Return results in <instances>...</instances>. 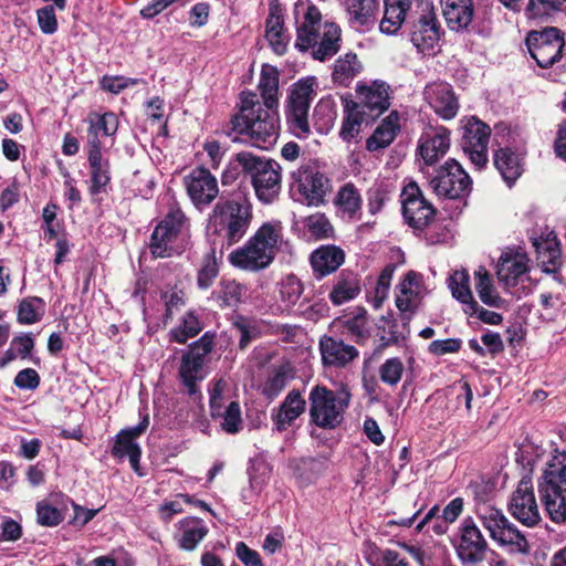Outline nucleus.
I'll return each mask as SVG.
<instances>
[{
	"label": "nucleus",
	"mask_w": 566,
	"mask_h": 566,
	"mask_svg": "<svg viewBox=\"0 0 566 566\" xmlns=\"http://www.w3.org/2000/svg\"><path fill=\"white\" fill-rule=\"evenodd\" d=\"M279 78L277 69L264 64L258 85L262 102L254 92L240 93L237 112L224 127L233 142L244 140L263 149L275 144L280 133Z\"/></svg>",
	"instance_id": "nucleus-1"
},
{
	"label": "nucleus",
	"mask_w": 566,
	"mask_h": 566,
	"mask_svg": "<svg viewBox=\"0 0 566 566\" xmlns=\"http://www.w3.org/2000/svg\"><path fill=\"white\" fill-rule=\"evenodd\" d=\"M253 220V206L247 187L223 191L209 214L207 233L231 247L247 234ZM217 241V239H214Z\"/></svg>",
	"instance_id": "nucleus-2"
},
{
	"label": "nucleus",
	"mask_w": 566,
	"mask_h": 566,
	"mask_svg": "<svg viewBox=\"0 0 566 566\" xmlns=\"http://www.w3.org/2000/svg\"><path fill=\"white\" fill-rule=\"evenodd\" d=\"M283 239L281 221L264 222L242 248L233 251L232 265L248 271L268 268L274 260Z\"/></svg>",
	"instance_id": "nucleus-3"
},
{
	"label": "nucleus",
	"mask_w": 566,
	"mask_h": 566,
	"mask_svg": "<svg viewBox=\"0 0 566 566\" xmlns=\"http://www.w3.org/2000/svg\"><path fill=\"white\" fill-rule=\"evenodd\" d=\"M190 237V221L176 200L167 206V212L154 228L149 250L155 259H166L179 254Z\"/></svg>",
	"instance_id": "nucleus-4"
},
{
	"label": "nucleus",
	"mask_w": 566,
	"mask_h": 566,
	"mask_svg": "<svg viewBox=\"0 0 566 566\" xmlns=\"http://www.w3.org/2000/svg\"><path fill=\"white\" fill-rule=\"evenodd\" d=\"M349 399L348 391L337 395L325 386H315L308 397L311 422L322 429L337 428L344 420Z\"/></svg>",
	"instance_id": "nucleus-5"
},
{
	"label": "nucleus",
	"mask_w": 566,
	"mask_h": 566,
	"mask_svg": "<svg viewBox=\"0 0 566 566\" xmlns=\"http://www.w3.org/2000/svg\"><path fill=\"white\" fill-rule=\"evenodd\" d=\"M241 163L259 201L269 205L279 198L282 188V167L276 160L255 155Z\"/></svg>",
	"instance_id": "nucleus-6"
},
{
	"label": "nucleus",
	"mask_w": 566,
	"mask_h": 566,
	"mask_svg": "<svg viewBox=\"0 0 566 566\" xmlns=\"http://www.w3.org/2000/svg\"><path fill=\"white\" fill-rule=\"evenodd\" d=\"M429 186L438 197L457 200L470 195L472 179L459 161L449 158L429 176Z\"/></svg>",
	"instance_id": "nucleus-7"
},
{
	"label": "nucleus",
	"mask_w": 566,
	"mask_h": 566,
	"mask_svg": "<svg viewBox=\"0 0 566 566\" xmlns=\"http://www.w3.org/2000/svg\"><path fill=\"white\" fill-rule=\"evenodd\" d=\"M314 95L312 81L300 80L293 85L287 96L286 124L290 132L298 139H307L312 134L308 111Z\"/></svg>",
	"instance_id": "nucleus-8"
},
{
	"label": "nucleus",
	"mask_w": 566,
	"mask_h": 566,
	"mask_svg": "<svg viewBox=\"0 0 566 566\" xmlns=\"http://www.w3.org/2000/svg\"><path fill=\"white\" fill-rule=\"evenodd\" d=\"M531 56L542 69L553 66L560 61L565 46L564 33L555 27L541 31H531L525 39Z\"/></svg>",
	"instance_id": "nucleus-9"
},
{
	"label": "nucleus",
	"mask_w": 566,
	"mask_h": 566,
	"mask_svg": "<svg viewBox=\"0 0 566 566\" xmlns=\"http://www.w3.org/2000/svg\"><path fill=\"white\" fill-rule=\"evenodd\" d=\"M356 96L358 101L347 98L350 107L363 112L370 122L379 118L390 107V86L380 80H375L370 84L358 82Z\"/></svg>",
	"instance_id": "nucleus-10"
},
{
	"label": "nucleus",
	"mask_w": 566,
	"mask_h": 566,
	"mask_svg": "<svg viewBox=\"0 0 566 566\" xmlns=\"http://www.w3.org/2000/svg\"><path fill=\"white\" fill-rule=\"evenodd\" d=\"M401 203L403 219L415 231H424L437 214V209L424 198L415 181L403 187Z\"/></svg>",
	"instance_id": "nucleus-11"
},
{
	"label": "nucleus",
	"mask_w": 566,
	"mask_h": 566,
	"mask_svg": "<svg viewBox=\"0 0 566 566\" xmlns=\"http://www.w3.org/2000/svg\"><path fill=\"white\" fill-rule=\"evenodd\" d=\"M490 137V126L476 116L469 118L463 126L461 147L478 170L484 169L489 164Z\"/></svg>",
	"instance_id": "nucleus-12"
},
{
	"label": "nucleus",
	"mask_w": 566,
	"mask_h": 566,
	"mask_svg": "<svg viewBox=\"0 0 566 566\" xmlns=\"http://www.w3.org/2000/svg\"><path fill=\"white\" fill-rule=\"evenodd\" d=\"M490 536L501 546H510L513 551L527 552V541L514 523L497 509L488 507L480 516Z\"/></svg>",
	"instance_id": "nucleus-13"
},
{
	"label": "nucleus",
	"mask_w": 566,
	"mask_h": 566,
	"mask_svg": "<svg viewBox=\"0 0 566 566\" xmlns=\"http://www.w3.org/2000/svg\"><path fill=\"white\" fill-rule=\"evenodd\" d=\"M292 178L298 195L297 201L308 207L324 205L331 184L317 168L310 165L301 166L292 174Z\"/></svg>",
	"instance_id": "nucleus-14"
},
{
	"label": "nucleus",
	"mask_w": 566,
	"mask_h": 566,
	"mask_svg": "<svg viewBox=\"0 0 566 566\" xmlns=\"http://www.w3.org/2000/svg\"><path fill=\"white\" fill-rule=\"evenodd\" d=\"M509 512L521 524L534 527L542 522V515L534 494L533 483L524 476L512 493L509 502Z\"/></svg>",
	"instance_id": "nucleus-15"
},
{
	"label": "nucleus",
	"mask_w": 566,
	"mask_h": 566,
	"mask_svg": "<svg viewBox=\"0 0 566 566\" xmlns=\"http://www.w3.org/2000/svg\"><path fill=\"white\" fill-rule=\"evenodd\" d=\"M184 181L189 198L198 209L209 206L219 195L217 178L205 167L195 168Z\"/></svg>",
	"instance_id": "nucleus-16"
},
{
	"label": "nucleus",
	"mask_w": 566,
	"mask_h": 566,
	"mask_svg": "<svg viewBox=\"0 0 566 566\" xmlns=\"http://www.w3.org/2000/svg\"><path fill=\"white\" fill-rule=\"evenodd\" d=\"M488 543L471 517L463 520L461 538L457 547L459 558L467 564H476L484 559Z\"/></svg>",
	"instance_id": "nucleus-17"
},
{
	"label": "nucleus",
	"mask_w": 566,
	"mask_h": 566,
	"mask_svg": "<svg viewBox=\"0 0 566 566\" xmlns=\"http://www.w3.org/2000/svg\"><path fill=\"white\" fill-rule=\"evenodd\" d=\"M421 274L409 271L397 285L396 306L401 312L403 327H407L411 316L417 312Z\"/></svg>",
	"instance_id": "nucleus-18"
},
{
	"label": "nucleus",
	"mask_w": 566,
	"mask_h": 566,
	"mask_svg": "<svg viewBox=\"0 0 566 566\" xmlns=\"http://www.w3.org/2000/svg\"><path fill=\"white\" fill-rule=\"evenodd\" d=\"M148 426L149 416L145 415L137 426L120 430L113 443L112 455L119 460L124 458L140 460L142 449L137 443V439L147 430Z\"/></svg>",
	"instance_id": "nucleus-19"
},
{
	"label": "nucleus",
	"mask_w": 566,
	"mask_h": 566,
	"mask_svg": "<svg viewBox=\"0 0 566 566\" xmlns=\"http://www.w3.org/2000/svg\"><path fill=\"white\" fill-rule=\"evenodd\" d=\"M345 251L335 244H323L310 255L313 276L322 280L335 273L345 262Z\"/></svg>",
	"instance_id": "nucleus-20"
},
{
	"label": "nucleus",
	"mask_w": 566,
	"mask_h": 566,
	"mask_svg": "<svg viewBox=\"0 0 566 566\" xmlns=\"http://www.w3.org/2000/svg\"><path fill=\"white\" fill-rule=\"evenodd\" d=\"M426 95L431 108L439 117L450 120L457 116L460 104L451 84L434 83L427 87Z\"/></svg>",
	"instance_id": "nucleus-21"
},
{
	"label": "nucleus",
	"mask_w": 566,
	"mask_h": 566,
	"mask_svg": "<svg viewBox=\"0 0 566 566\" xmlns=\"http://www.w3.org/2000/svg\"><path fill=\"white\" fill-rule=\"evenodd\" d=\"M536 252L537 264L545 273H557L563 264L560 242L552 231L547 235L531 238Z\"/></svg>",
	"instance_id": "nucleus-22"
},
{
	"label": "nucleus",
	"mask_w": 566,
	"mask_h": 566,
	"mask_svg": "<svg viewBox=\"0 0 566 566\" xmlns=\"http://www.w3.org/2000/svg\"><path fill=\"white\" fill-rule=\"evenodd\" d=\"M265 39L277 55H283L287 50V35L284 28V10L280 0H271L269 15L265 20Z\"/></svg>",
	"instance_id": "nucleus-23"
},
{
	"label": "nucleus",
	"mask_w": 566,
	"mask_h": 566,
	"mask_svg": "<svg viewBox=\"0 0 566 566\" xmlns=\"http://www.w3.org/2000/svg\"><path fill=\"white\" fill-rule=\"evenodd\" d=\"M444 34L440 22L433 11L422 14L418 22L413 25L411 32V42L420 51L432 50L438 43L441 35Z\"/></svg>",
	"instance_id": "nucleus-24"
},
{
	"label": "nucleus",
	"mask_w": 566,
	"mask_h": 566,
	"mask_svg": "<svg viewBox=\"0 0 566 566\" xmlns=\"http://www.w3.org/2000/svg\"><path fill=\"white\" fill-rule=\"evenodd\" d=\"M319 350L325 366L345 367L358 357L355 346L345 344L342 339L323 336L319 340Z\"/></svg>",
	"instance_id": "nucleus-25"
},
{
	"label": "nucleus",
	"mask_w": 566,
	"mask_h": 566,
	"mask_svg": "<svg viewBox=\"0 0 566 566\" xmlns=\"http://www.w3.org/2000/svg\"><path fill=\"white\" fill-rule=\"evenodd\" d=\"M306 401L296 389L291 390L280 407L273 409L272 421L275 429L280 432L287 430L289 427L305 411Z\"/></svg>",
	"instance_id": "nucleus-26"
},
{
	"label": "nucleus",
	"mask_w": 566,
	"mask_h": 566,
	"mask_svg": "<svg viewBox=\"0 0 566 566\" xmlns=\"http://www.w3.org/2000/svg\"><path fill=\"white\" fill-rule=\"evenodd\" d=\"M528 259L524 253H503L497 264V277L505 287H514L528 272Z\"/></svg>",
	"instance_id": "nucleus-27"
},
{
	"label": "nucleus",
	"mask_w": 566,
	"mask_h": 566,
	"mask_svg": "<svg viewBox=\"0 0 566 566\" xmlns=\"http://www.w3.org/2000/svg\"><path fill=\"white\" fill-rule=\"evenodd\" d=\"M361 291L360 276L357 272L345 269L336 276L334 285L328 294L333 305L339 306L356 298Z\"/></svg>",
	"instance_id": "nucleus-28"
},
{
	"label": "nucleus",
	"mask_w": 566,
	"mask_h": 566,
	"mask_svg": "<svg viewBox=\"0 0 566 566\" xmlns=\"http://www.w3.org/2000/svg\"><path fill=\"white\" fill-rule=\"evenodd\" d=\"M442 11L449 30L460 33L468 31L472 23L474 3L473 0H448Z\"/></svg>",
	"instance_id": "nucleus-29"
},
{
	"label": "nucleus",
	"mask_w": 566,
	"mask_h": 566,
	"mask_svg": "<svg viewBox=\"0 0 566 566\" xmlns=\"http://www.w3.org/2000/svg\"><path fill=\"white\" fill-rule=\"evenodd\" d=\"M322 21V13L319 9L311 3L307 6L304 13V21L297 28L295 46L305 52L311 46L317 44V38H319V27Z\"/></svg>",
	"instance_id": "nucleus-30"
},
{
	"label": "nucleus",
	"mask_w": 566,
	"mask_h": 566,
	"mask_svg": "<svg viewBox=\"0 0 566 566\" xmlns=\"http://www.w3.org/2000/svg\"><path fill=\"white\" fill-rule=\"evenodd\" d=\"M493 165L509 187L523 174L522 158L510 147H501L494 151Z\"/></svg>",
	"instance_id": "nucleus-31"
},
{
	"label": "nucleus",
	"mask_w": 566,
	"mask_h": 566,
	"mask_svg": "<svg viewBox=\"0 0 566 566\" xmlns=\"http://www.w3.org/2000/svg\"><path fill=\"white\" fill-rule=\"evenodd\" d=\"M411 4V0H384V15L379 22L380 32L386 35H396L406 21Z\"/></svg>",
	"instance_id": "nucleus-32"
},
{
	"label": "nucleus",
	"mask_w": 566,
	"mask_h": 566,
	"mask_svg": "<svg viewBox=\"0 0 566 566\" xmlns=\"http://www.w3.org/2000/svg\"><path fill=\"white\" fill-rule=\"evenodd\" d=\"M399 129V114L397 111H392L367 138L366 149L377 151L388 147L395 140Z\"/></svg>",
	"instance_id": "nucleus-33"
},
{
	"label": "nucleus",
	"mask_w": 566,
	"mask_h": 566,
	"mask_svg": "<svg viewBox=\"0 0 566 566\" xmlns=\"http://www.w3.org/2000/svg\"><path fill=\"white\" fill-rule=\"evenodd\" d=\"M450 148V130L442 127L433 136L420 142L419 154L426 166H433Z\"/></svg>",
	"instance_id": "nucleus-34"
},
{
	"label": "nucleus",
	"mask_w": 566,
	"mask_h": 566,
	"mask_svg": "<svg viewBox=\"0 0 566 566\" xmlns=\"http://www.w3.org/2000/svg\"><path fill=\"white\" fill-rule=\"evenodd\" d=\"M342 30L335 22L326 21L323 28V35L317 40V44L311 46L312 55L315 60L324 62L334 56L340 49Z\"/></svg>",
	"instance_id": "nucleus-35"
},
{
	"label": "nucleus",
	"mask_w": 566,
	"mask_h": 566,
	"mask_svg": "<svg viewBox=\"0 0 566 566\" xmlns=\"http://www.w3.org/2000/svg\"><path fill=\"white\" fill-rule=\"evenodd\" d=\"M363 71V64L354 52H347L339 55L334 63L332 73L333 83L343 87H348L352 81Z\"/></svg>",
	"instance_id": "nucleus-36"
},
{
	"label": "nucleus",
	"mask_w": 566,
	"mask_h": 566,
	"mask_svg": "<svg viewBox=\"0 0 566 566\" xmlns=\"http://www.w3.org/2000/svg\"><path fill=\"white\" fill-rule=\"evenodd\" d=\"M203 366L205 364L190 359L188 356H181L178 379L190 397L200 395L198 382L205 379Z\"/></svg>",
	"instance_id": "nucleus-37"
},
{
	"label": "nucleus",
	"mask_w": 566,
	"mask_h": 566,
	"mask_svg": "<svg viewBox=\"0 0 566 566\" xmlns=\"http://www.w3.org/2000/svg\"><path fill=\"white\" fill-rule=\"evenodd\" d=\"M179 526L182 533L178 538V545L185 551H193L208 534V527L198 517L184 518Z\"/></svg>",
	"instance_id": "nucleus-38"
},
{
	"label": "nucleus",
	"mask_w": 566,
	"mask_h": 566,
	"mask_svg": "<svg viewBox=\"0 0 566 566\" xmlns=\"http://www.w3.org/2000/svg\"><path fill=\"white\" fill-rule=\"evenodd\" d=\"M343 326L357 345H366L371 337L368 313L365 307H357L355 313L344 321Z\"/></svg>",
	"instance_id": "nucleus-39"
},
{
	"label": "nucleus",
	"mask_w": 566,
	"mask_h": 566,
	"mask_svg": "<svg viewBox=\"0 0 566 566\" xmlns=\"http://www.w3.org/2000/svg\"><path fill=\"white\" fill-rule=\"evenodd\" d=\"M537 491H554L566 493V463L548 462L537 481Z\"/></svg>",
	"instance_id": "nucleus-40"
},
{
	"label": "nucleus",
	"mask_w": 566,
	"mask_h": 566,
	"mask_svg": "<svg viewBox=\"0 0 566 566\" xmlns=\"http://www.w3.org/2000/svg\"><path fill=\"white\" fill-rule=\"evenodd\" d=\"M212 244L210 250L203 255L202 264L197 275V285L201 290H207L213 284V281L219 274V261L222 260L223 256V247H221L218 258L216 240H213Z\"/></svg>",
	"instance_id": "nucleus-41"
},
{
	"label": "nucleus",
	"mask_w": 566,
	"mask_h": 566,
	"mask_svg": "<svg viewBox=\"0 0 566 566\" xmlns=\"http://www.w3.org/2000/svg\"><path fill=\"white\" fill-rule=\"evenodd\" d=\"M538 495L549 520L557 525L566 524V493L538 491Z\"/></svg>",
	"instance_id": "nucleus-42"
},
{
	"label": "nucleus",
	"mask_w": 566,
	"mask_h": 566,
	"mask_svg": "<svg viewBox=\"0 0 566 566\" xmlns=\"http://www.w3.org/2000/svg\"><path fill=\"white\" fill-rule=\"evenodd\" d=\"M474 276L475 290L482 303L491 307H502L504 300L496 293L488 270L484 266H479L474 272Z\"/></svg>",
	"instance_id": "nucleus-43"
},
{
	"label": "nucleus",
	"mask_w": 566,
	"mask_h": 566,
	"mask_svg": "<svg viewBox=\"0 0 566 566\" xmlns=\"http://www.w3.org/2000/svg\"><path fill=\"white\" fill-rule=\"evenodd\" d=\"M448 287L458 302L467 307L470 305L476 306V301L470 287V274L465 269L457 270L448 277Z\"/></svg>",
	"instance_id": "nucleus-44"
},
{
	"label": "nucleus",
	"mask_w": 566,
	"mask_h": 566,
	"mask_svg": "<svg viewBox=\"0 0 566 566\" xmlns=\"http://www.w3.org/2000/svg\"><path fill=\"white\" fill-rule=\"evenodd\" d=\"M344 114L339 137L345 143H352L358 136L361 124L364 122L368 124L370 119L363 115V112H359V109L352 108L347 98L344 99Z\"/></svg>",
	"instance_id": "nucleus-45"
},
{
	"label": "nucleus",
	"mask_w": 566,
	"mask_h": 566,
	"mask_svg": "<svg viewBox=\"0 0 566 566\" xmlns=\"http://www.w3.org/2000/svg\"><path fill=\"white\" fill-rule=\"evenodd\" d=\"M45 314V302L39 296H29L18 305L17 321L23 325H31L42 319Z\"/></svg>",
	"instance_id": "nucleus-46"
},
{
	"label": "nucleus",
	"mask_w": 566,
	"mask_h": 566,
	"mask_svg": "<svg viewBox=\"0 0 566 566\" xmlns=\"http://www.w3.org/2000/svg\"><path fill=\"white\" fill-rule=\"evenodd\" d=\"M379 8V0H350L348 4L349 22L353 25L366 27L373 23Z\"/></svg>",
	"instance_id": "nucleus-47"
},
{
	"label": "nucleus",
	"mask_w": 566,
	"mask_h": 566,
	"mask_svg": "<svg viewBox=\"0 0 566 566\" xmlns=\"http://www.w3.org/2000/svg\"><path fill=\"white\" fill-rule=\"evenodd\" d=\"M233 328L239 333L238 348L245 350L253 340L261 337L258 323L244 315L238 314L232 321Z\"/></svg>",
	"instance_id": "nucleus-48"
},
{
	"label": "nucleus",
	"mask_w": 566,
	"mask_h": 566,
	"mask_svg": "<svg viewBox=\"0 0 566 566\" xmlns=\"http://www.w3.org/2000/svg\"><path fill=\"white\" fill-rule=\"evenodd\" d=\"M335 203L344 213L353 218L361 207V197L355 185L352 182L345 184L339 189Z\"/></svg>",
	"instance_id": "nucleus-49"
},
{
	"label": "nucleus",
	"mask_w": 566,
	"mask_h": 566,
	"mask_svg": "<svg viewBox=\"0 0 566 566\" xmlns=\"http://www.w3.org/2000/svg\"><path fill=\"white\" fill-rule=\"evenodd\" d=\"M202 331L198 316L189 311L182 317L181 324L170 331V342L186 344L189 338L197 336Z\"/></svg>",
	"instance_id": "nucleus-50"
},
{
	"label": "nucleus",
	"mask_w": 566,
	"mask_h": 566,
	"mask_svg": "<svg viewBox=\"0 0 566 566\" xmlns=\"http://www.w3.org/2000/svg\"><path fill=\"white\" fill-rule=\"evenodd\" d=\"M289 378V368L279 366L273 369L268 379L261 387V394L269 400L275 399L286 387Z\"/></svg>",
	"instance_id": "nucleus-51"
},
{
	"label": "nucleus",
	"mask_w": 566,
	"mask_h": 566,
	"mask_svg": "<svg viewBox=\"0 0 566 566\" xmlns=\"http://www.w3.org/2000/svg\"><path fill=\"white\" fill-rule=\"evenodd\" d=\"M213 420L222 419L220 427L227 433L234 434L242 429L241 407L238 401H231L223 410L220 406L219 415L211 416Z\"/></svg>",
	"instance_id": "nucleus-52"
},
{
	"label": "nucleus",
	"mask_w": 566,
	"mask_h": 566,
	"mask_svg": "<svg viewBox=\"0 0 566 566\" xmlns=\"http://www.w3.org/2000/svg\"><path fill=\"white\" fill-rule=\"evenodd\" d=\"M304 227L315 240H326L334 238V227L328 218L321 212L306 217L303 221Z\"/></svg>",
	"instance_id": "nucleus-53"
},
{
	"label": "nucleus",
	"mask_w": 566,
	"mask_h": 566,
	"mask_svg": "<svg viewBox=\"0 0 566 566\" xmlns=\"http://www.w3.org/2000/svg\"><path fill=\"white\" fill-rule=\"evenodd\" d=\"M380 322L389 323V336L378 333V345L375 347V354H381L390 346H399L406 337L399 331V323L392 315H381Z\"/></svg>",
	"instance_id": "nucleus-54"
},
{
	"label": "nucleus",
	"mask_w": 566,
	"mask_h": 566,
	"mask_svg": "<svg viewBox=\"0 0 566 566\" xmlns=\"http://www.w3.org/2000/svg\"><path fill=\"white\" fill-rule=\"evenodd\" d=\"M216 333L206 332L199 339L189 345L188 352L184 356L205 364L206 357L212 352L214 346Z\"/></svg>",
	"instance_id": "nucleus-55"
},
{
	"label": "nucleus",
	"mask_w": 566,
	"mask_h": 566,
	"mask_svg": "<svg viewBox=\"0 0 566 566\" xmlns=\"http://www.w3.org/2000/svg\"><path fill=\"white\" fill-rule=\"evenodd\" d=\"M405 367L399 357H392L385 360L379 367L380 380L389 386H396L402 377Z\"/></svg>",
	"instance_id": "nucleus-56"
},
{
	"label": "nucleus",
	"mask_w": 566,
	"mask_h": 566,
	"mask_svg": "<svg viewBox=\"0 0 566 566\" xmlns=\"http://www.w3.org/2000/svg\"><path fill=\"white\" fill-rule=\"evenodd\" d=\"M249 156H255V155L251 151L243 150V151L237 153L233 156V158L230 160L227 168L222 172V176H221L222 185H228V184L235 181L240 177V175H244L245 177H249L247 175V170L243 167L244 165H242V163H240V161L244 160L245 158H249Z\"/></svg>",
	"instance_id": "nucleus-57"
},
{
	"label": "nucleus",
	"mask_w": 566,
	"mask_h": 566,
	"mask_svg": "<svg viewBox=\"0 0 566 566\" xmlns=\"http://www.w3.org/2000/svg\"><path fill=\"white\" fill-rule=\"evenodd\" d=\"M303 290L304 287L301 280L294 274H289L281 283V298L289 305H294L300 300Z\"/></svg>",
	"instance_id": "nucleus-58"
},
{
	"label": "nucleus",
	"mask_w": 566,
	"mask_h": 566,
	"mask_svg": "<svg viewBox=\"0 0 566 566\" xmlns=\"http://www.w3.org/2000/svg\"><path fill=\"white\" fill-rule=\"evenodd\" d=\"M566 0H528L525 13L528 18H543L560 9Z\"/></svg>",
	"instance_id": "nucleus-59"
},
{
	"label": "nucleus",
	"mask_w": 566,
	"mask_h": 566,
	"mask_svg": "<svg viewBox=\"0 0 566 566\" xmlns=\"http://www.w3.org/2000/svg\"><path fill=\"white\" fill-rule=\"evenodd\" d=\"M36 18L40 30L44 34H53L57 31L59 23L54 6L48 4L36 11Z\"/></svg>",
	"instance_id": "nucleus-60"
},
{
	"label": "nucleus",
	"mask_w": 566,
	"mask_h": 566,
	"mask_svg": "<svg viewBox=\"0 0 566 566\" xmlns=\"http://www.w3.org/2000/svg\"><path fill=\"white\" fill-rule=\"evenodd\" d=\"M139 82H142L140 78L105 75L101 80L99 84L104 91H107V92H111L114 94H119L122 91L126 90L129 86L137 85Z\"/></svg>",
	"instance_id": "nucleus-61"
},
{
	"label": "nucleus",
	"mask_w": 566,
	"mask_h": 566,
	"mask_svg": "<svg viewBox=\"0 0 566 566\" xmlns=\"http://www.w3.org/2000/svg\"><path fill=\"white\" fill-rule=\"evenodd\" d=\"M242 298V286L235 282H227L222 285L219 294L221 306L233 307L237 306Z\"/></svg>",
	"instance_id": "nucleus-62"
},
{
	"label": "nucleus",
	"mask_w": 566,
	"mask_h": 566,
	"mask_svg": "<svg viewBox=\"0 0 566 566\" xmlns=\"http://www.w3.org/2000/svg\"><path fill=\"white\" fill-rule=\"evenodd\" d=\"M38 522L45 526H55L62 522V513L54 506L40 502L36 506Z\"/></svg>",
	"instance_id": "nucleus-63"
},
{
	"label": "nucleus",
	"mask_w": 566,
	"mask_h": 566,
	"mask_svg": "<svg viewBox=\"0 0 566 566\" xmlns=\"http://www.w3.org/2000/svg\"><path fill=\"white\" fill-rule=\"evenodd\" d=\"M462 340L460 338L436 339L429 344L428 350L434 356L454 354L461 349Z\"/></svg>",
	"instance_id": "nucleus-64"
}]
</instances>
